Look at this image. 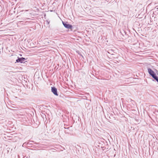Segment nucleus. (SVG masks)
<instances>
[{"mask_svg": "<svg viewBox=\"0 0 158 158\" xmlns=\"http://www.w3.org/2000/svg\"><path fill=\"white\" fill-rule=\"evenodd\" d=\"M52 92L56 95L58 96V94L57 92V89L54 87L51 88Z\"/></svg>", "mask_w": 158, "mask_h": 158, "instance_id": "f257e3e1", "label": "nucleus"}, {"mask_svg": "<svg viewBox=\"0 0 158 158\" xmlns=\"http://www.w3.org/2000/svg\"><path fill=\"white\" fill-rule=\"evenodd\" d=\"M148 71L149 73L153 77L156 76V74L154 73V72L150 69H148Z\"/></svg>", "mask_w": 158, "mask_h": 158, "instance_id": "7ed1b4c3", "label": "nucleus"}, {"mask_svg": "<svg viewBox=\"0 0 158 158\" xmlns=\"http://www.w3.org/2000/svg\"><path fill=\"white\" fill-rule=\"evenodd\" d=\"M16 62H20V58H19L18 59H17L16 60Z\"/></svg>", "mask_w": 158, "mask_h": 158, "instance_id": "423d86ee", "label": "nucleus"}, {"mask_svg": "<svg viewBox=\"0 0 158 158\" xmlns=\"http://www.w3.org/2000/svg\"><path fill=\"white\" fill-rule=\"evenodd\" d=\"M153 78L154 79H155L158 82V77L156 76V75Z\"/></svg>", "mask_w": 158, "mask_h": 158, "instance_id": "39448f33", "label": "nucleus"}, {"mask_svg": "<svg viewBox=\"0 0 158 158\" xmlns=\"http://www.w3.org/2000/svg\"><path fill=\"white\" fill-rule=\"evenodd\" d=\"M20 59V61L21 63L22 62V61H23L24 60H25V59L24 58L22 57Z\"/></svg>", "mask_w": 158, "mask_h": 158, "instance_id": "20e7f679", "label": "nucleus"}, {"mask_svg": "<svg viewBox=\"0 0 158 158\" xmlns=\"http://www.w3.org/2000/svg\"><path fill=\"white\" fill-rule=\"evenodd\" d=\"M63 23L64 27L67 28L71 29L72 27V25L68 24L67 23H64L63 22Z\"/></svg>", "mask_w": 158, "mask_h": 158, "instance_id": "f03ea898", "label": "nucleus"}]
</instances>
